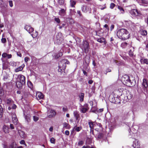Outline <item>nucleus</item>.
I'll list each match as a JSON object with an SVG mask.
<instances>
[{
	"label": "nucleus",
	"instance_id": "57",
	"mask_svg": "<svg viewBox=\"0 0 148 148\" xmlns=\"http://www.w3.org/2000/svg\"><path fill=\"white\" fill-rule=\"evenodd\" d=\"M10 127L11 129L12 130H13L14 129V125L12 124H10Z\"/></svg>",
	"mask_w": 148,
	"mask_h": 148
},
{
	"label": "nucleus",
	"instance_id": "16",
	"mask_svg": "<svg viewBox=\"0 0 148 148\" xmlns=\"http://www.w3.org/2000/svg\"><path fill=\"white\" fill-rule=\"evenodd\" d=\"M133 145L134 148H140V144L137 140H135L134 141Z\"/></svg>",
	"mask_w": 148,
	"mask_h": 148
},
{
	"label": "nucleus",
	"instance_id": "30",
	"mask_svg": "<svg viewBox=\"0 0 148 148\" xmlns=\"http://www.w3.org/2000/svg\"><path fill=\"white\" fill-rule=\"evenodd\" d=\"M88 110V109L85 107H82L81 108V111L83 113H85Z\"/></svg>",
	"mask_w": 148,
	"mask_h": 148
},
{
	"label": "nucleus",
	"instance_id": "19",
	"mask_svg": "<svg viewBox=\"0 0 148 148\" xmlns=\"http://www.w3.org/2000/svg\"><path fill=\"white\" fill-rule=\"evenodd\" d=\"M24 115H25V118L26 121L28 123L30 122V116L29 114H27V115L25 114V113H24Z\"/></svg>",
	"mask_w": 148,
	"mask_h": 148
},
{
	"label": "nucleus",
	"instance_id": "2",
	"mask_svg": "<svg viewBox=\"0 0 148 148\" xmlns=\"http://www.w3.org/2000/svg\"><path fill=\"white\" fill-rule=\"evenodd\" d=\"M121 80L123 84L128 86H131L132 85V82L130 79V77L127 75H123L121 79Z\"/></svg>",
	"mask_w": 148,
	"mask_h": 148
},
{
	"label": "nucleus",
	"instance_id": "52",
	"mask_svg": "<svg viewBox=\"0 0 148 148\" xmlns=\"http://www.w3.org/2000/svg\"><path fill=\"white\" fill-rule=\"evenodd\" d=\"M9 2L10 7H12L13 6L12 1H9Z\"/></svg>",
	"mask_w": 148,
	"mask_h": 148
},
{
	"label": "nucleus",
	"instance_id": "6",
	"mask_svg": "<svg viewBox=\"0 0 148 148\" xmlns=\"http://www.w3.org/2000/svg\"><path fill=\"white\" fill-rule=\"evenodd\" d=\"M17 81L23 84H25V77L23 75H20L18 76Z\"/></svg>",
	"mask_w": 148,
	"mask_h": 148
},
{
	"label": "nucleus",
	"instance_id": "5",
	"mask_svg": "<svg viewBox=\"0 0 148 148\" xmlns=\"http://www.w3.org/2000/svg\"><path fill=\"white\" fill-rule=\"evenodd\" d=\"M73 114L76 119V123L77 124L79 122L80 118L79 112L77 111H74Z\"/></svg>",
	"mask_w": 148,
	"mask_h": 148
},
{
	"label": "nucleus",
	"instance_id": "3",
	"mask_svg": "<svg viewBox=\"0 0 148 148\" xmlns=\"http://www.w3.org/2000/svg\"><path fill=\"white\" fill-rule=\"evenodd\" d=\"M69 63V62L67 60H62L59 64L58 71L62 73L65 69L66 64H68Z\"/></svg>",
	"mask_w": 148,
	"mask_h": 148
},
{
	"label": "nucleus",
	"instance_id": "7",
	"mask_svg": "<svg viewBox=\"0 0 148 148\" xmlns=\"http://www.w3.org/2000/svg\"><path fill=\"white\" fill-rule=\"evenodd\" d=\"M11 115L12 118V121L13 123L15 125L17 124L18 123V120L15 112H14L12 113Z\"/></svg>",
	"mask_w": 148,
	"mask_h": 148
},
{
	"label": "nucleus",
	"instance_id": "34",
	"mask_svg": "<svg viewBox=\"0 0 148 148\" xmlns=\"http://www.w3.org/2000/svg\"><path fill=\"white\" fill-rule=\"evenodd\" d=\"M24 67V66H23V67H22V66H19V67H18V68H16V69L15 71L16 72H18V71H22L23 70V68Z\"/></svg>",
	"mask_w": 148,
	"mask_h": 148
},
{
	"label": "nucleus",
	"instance_id": "40",
	"mask_svg": "<svg viewBox=\"0 0 148 148\" xmlns=\"http://www.w3.org/2000/svg\"><path fill=\"white\" fill-rule=\"evenodd\" d=\"M118 9L119 10L121 13H124V10L122 7L118 6Z\"/></svg>",
	"mask_w": 148,
	"mask_h": 148
},
{
	"label": "nucleus",
	"instance_id": "20",
	"mask_svg": "<svg viewBox=\"0 0 148 148\" xmlns=\"http://www.w3.org/2000/svg\"><path fill=\"white\" fill-rule=\"evenodd\" d=\"M25 84H23L17 81L16 82V86L18 88L21 89L22 88V86L23 85H24Z\"/></svg>",
	"mask_w": 148,
	"mask_h": 148
},
{
	"label": "nucleus",
	"instance_id": "27",
	"mask_svg": "<svg viewBox=\"0 0 148 148\" xmlns=\"http://www.w3.org/2000/svg\"><path fill=\"white\" fill-rule=\"evenodd\" d=\"M140 61L142 63L146 64H148V60L147 59H140Z\"/></svg>",
	"mask_w": 148,
	"mask_h": 148
},
{
	"label": "nucleus",
	"instance_id": "46",
	"mask_svg": "<svg viewBox=\"0 0 148 148\" xmlns=\"http://www.w3.org/2000/svg\"><path fill=\"white\" fill-rule=\"evenodd\" d=\"M33 117L34 121L36 122V121H37L38 120L39 118H38V117L37 116H33Z\"/></svg>",
	"mask_w": 148,
	"mask_h": 148
},
{
	"label": "nucleus",
	"instance_id": "51",
	"mask_svg": "<svg viewBox=\"0 0 148 148\" xmlns=\"http://www.w3.org/2000/svg\"><path fill=\"white\" fill-rule=\"evenodd\" d=\"M7 54L6 53H4L2 54V56L3 58H5L7 56Z\"/></svg>",
	"mask_w": 148,
	"mask_h": 148
},
{
	"label": "nucleus",
	"instance_id": "35",
	"mask_svg": "<svg viewBox=\"0 0 148 148\" xmlns=\"http://www.w3.org/2000/svg\"><path fill=\"white\" fill-rule=\"evenodd\" d=\"M88 124L89 125V127L90 128L91 130H93V129L94 125L93 123L92 122H89L88 123Z\"/></svg>",
	"mask_w": 148,
	"mask_h": 148
},
{
	"label": "nucleus",
	"instance_id": "56",
	"mask_svg": "<svg viewBox=\"0 0 148 148\" xmlns=\"http://www.w3.org/2000/svg\"><path fill=\"white\" fill-rule=\"evenodd\" d=\"M63 110L64 112H66L67 111V108L66 107H64L63 108Z\"/></svg>",
	"mask_w": 148,
	"mask_h": 148
},
{
	"label": "nucleus",
	"instance_id": "63",
	"mask_svg": "<svg viewBox=\"0 0 148 148\" xmlns=\"http://www.w3.org/2000/svg\"><path fill=\"white\" fill-rule=\"evenodd\" d=\"M93 102L92 101H90L89 102V104L91 106H92H92L93 105Z\"/></svg>",
	"mask_w": 148,
	"mask_h": 148
},
{
	"label": "nucleus",
	"instance_id": "59",
	"mask_svg": "<svg viewBox=\"0 0 148 148\" xmlns=\"http://www.w3.org/2000/svg\"><path fill=\"white\" fill-rule=\"evenodd\" d=\"M82 71L84 75H86V76H87V72L86 71H85L84 70H83Z\"/></svg>",
	"mask_w": 148,
	"mask_h": 148
},
{
	"label": "nucleus",
	"instance_id": "17",
	"mask_svg": "<svg viewBox=\"0 0 148 148\" xmlns=\"http://www.w3.org/2000/svg\"><path fill=\"white\" fill-rule=\"evenodd\" d=\"M9 129L8 126L5 125H4L2 127L3 131L5 133H9Z\"/></svg>",
	"mask_w": 148,
	"mask_h": 148
},
{
	"label": "nucleus",
	"instance_id": "32",
	"mask_svg": "<svg viewBox=\"0 0 148 148\" xmlns=\"http://www.w3.org/2000/svg\"><path fill=\"white\" fill-rule=\"evenodd\" d=\"M128 113L127 112H125L123 114V117L124 119H125L128 118Z\"/></svg>",
	"mask_w": 148,
	"mask_h": 148
},
{
	"label": "nucleus",
	"instance_id": "1",
	"mask_svg": "<svg viewBox=\"0 0 148 148\" xmlns=\"http://www.w3.org/2000/svg\"><path fill=\"white\" fill-rule=\"evenodd\" d=\"M117 35L122 40H126L130 37L128 31L125 29H121L118 30Z\"/></svg>",
	"mask_w": 148,
	"mask_h": 148
},
{
	"label": "nucleus",
	"instance_id": "25",
	"mask_svg": "<svg viewBox=\"0 0 148 148\" xmlns=\"http://www.w3.org/2000/svg\"><path fill=\"white\" fill-rule=\"evenodd\" d=\"M140 3L147 4H148V1L146 0H137Z\"/></svg>",
	"mask_w": 148,
	"mask_h": 148
},
{
	"label": "nucleus",
	"instance_id": "31",
	"mask_svg": "<svg viewBox=\"0 0 148 148\" xmlns=\"http://www.w3.org/2000/svg\"><path fill=\"white\" fill-rule=\"evenodd\" d=\"M97 41L99 42L102 43L105 41V39L104 38H101L97 40Z\"/></svg>",
	"mask_w": 148,
	"mask_h": 148
},
{
	"label": "nucleus",
	"instance_id": "64",
	"mask_svg": "<svg viewBox=\"0 0 148 148\" xmlns=\"http://www.w3.org/2000/svg\"><path fill=\"white\" fill-rule=\"evenodd\" d=\"M7 56L8 58H10L12 57V55L11 54H7Z\"/></svg>",
	"mask_w": 148,
	"mask_h": 148
},
{
	"label": "nucleus",
	"instance_id": "8",
	"mask_svg": "<svg viewBox=\"0 0 148 148\" xmlns=\"http://www.w3.org/2000/svg\"><path fill=\"white\" fill-rule=\"evenodd\" d=\"M82 10L84 13H86L88 11L90 12L91 11V9L90 7L85 5H83L82 7Z\"/></svg>",
	"mask_w": 148,
	"mask_h": 148
},
{
	"label": "nucleus",
	"instance_id": "42",
	"mask_svg": "<svg viewBox=\"0 0 148 148\" xmlns=\"http://www.w3.org/2000/svg\"><path fill=\"white\" fill-rule=\"evenodd\" d=\"M27 85L30 88H32L33 87V86L32 83L31 82H29L27 83Z\"/></svg>",
	"mask_w": 148,
	"mask_h": 148
},
{
	"label": "nucleus",
	"instance_id": "48",
	"mask_svg": "<svg viewBox=\"0 0 148 148\" xmlns=\"http://www.w3.org/2000/svg\"><path fill=\"white\" fill-rule=\"evenodd\" d=\"M115 6V4L113 3H112L110 5V8L111 9H113Z\"/></svg>",
	"mask_w": 148,
	"mask_h": 148
},
{
	"label": "nucleus",
	"instance_id": "12",
	"mask_svg": "<svg viewBox=\"0 0 148 148\" xmlns=\"http://www.w3.org/2000/svg\"><path fill=\"white\" fill-rule=\"evenodd\" d=\"M142 86V87L144 90L147 88L148 86L147 81L146 79L144 78L143 79Z\"/></svg>",
	"mask_w": 148,
	"mask_h": 148
},
{
	"label": "nucleus",
	"instance_id": "18",
	"mask_svg": "<svg viewBox=\"0 0 148 148\" xmlns=\"http://www.w3.org/2000/svg\"><path fill=\"white\" fill-rule=\"evenodd\" d=\"M134 47H132L129 51V55L130 57L134 58V56L133 52L134 51Z\"/></svg>",
	"mask_w": 148,
	"mask_h": 148
},
{
	"label": "nucleus",
	"instance_id": "28",
	"mask_svg": "<svg viewBox=\"0 0 148 148\" xmlns=\"http://www.w3.org/2000/svg\"><path fill=\"white\" fill-rule=\"evenodd\" d=\"M105 137V135L102 133H99L97 136L99 139H103Z\"/></svg>",
	"mask_w": 148,
	"mask_h": 148
},
{
	"label": "nucleus",
	"instance_id": "50",
	"mask_svg": "<svg viewBox=\"0 0 148 148\" xmlns=\"http://www.w3.org/2000/svg\"><path fill=\"white\" fill-rule=\"evenodd\" d=\"M104 27L106 29L108 30V31H109V27H108V25H107V24H105L104 26Z\"/></svg>",
	"mask_w": 148,
	"mask_h": 148
},
{
	"label": "nucleus",
	"instance_id": "62",
	"mask_svg": "<svg viewBox=\"0 0 148 148\" xmlns=\"http://www.w3.org/2000/svg\"><path fill=\"white\" fill-rule=\"evenodd\" d=\"M20 143L21 144H24L25 143V142L23 140H21L20 142Z\"/></svg>",
	"mask_w": 148,
	"mask_h": 148
},
{
	"label": "nucleus",
	"instance_id": "10",
	"mask_svg": "<svg viewBox=\"0 0 148 148\" xmlns=\"http://www.w3.org/2000/svg\"><path fill=\"white\" fill-rule=\"evenodd\" d=\"M25 29L29 33L32 32L34 30V28L32 27L31 26L27 25H26L25 26Z\"/></svg>",
	"mask_w": 148,
	"mask_h": 148
},
{
	"label": "nucleus",
	"instance_id": "37",
	"mask_svg": "<svg viewBox=\"0 0 148 148\" xmlns=\"http://www.w3.org/2000/svg\"><path fill=\"white\" fill-rule=\"evenodd\" d=\"M70 14L71 15H75V13H76V12L75 10H72L70 9Z\"/></svg>",
	"mask_w": 148,
	"mask_h": 148
},
{
	"label": "nucleus",
	"instance_id": "55",
	"mask_svg": "<svg viewBox=\"0 0 148 148\" xmlns=\"http://www.w3.org/2000/svg\"><path fill=\"white\" fill-rule=\"evenodd\" d=\"M29 60V58L27 57H25L24 59V60L25 62H27Z\"/></svg>",
	"mask_w": 148,
	"mask_h": 148
},
{
	"label": "nucleus",
	"instance_id": "22",
	"mask_svg": "<svg viewBox=\"0 0 148 148\" xmlns=\"http://www.w3.org/2000/svg\"><path fill=\"white\" fill-rule=\"evenodd\" d=\"M5 102L8 105H11L13 103V101L10 99H7L5 101Z\"/></svg>",
	"mask_w": 148,
	"mask_h": 148
},
{
	"label": "nucleus",
	"instance_id": "45",
	"mask_svg": "<svg viewBox=\"0 0 148 148\" xmlns=\"http://www.w3.org/2000/svg\"><path fill=\"white\" fill-rule=\"evenodd\" d=\"M54 20L58 23H59L60 22V20L58 18H55Z\"/></svg>",
	"mask_w": 148,
	"mask_h": 148
},
{
	"label": "nucleus",
	"instance_id": "54",
	"mask_svg": "<svg viewBox=\"0 0 148 148\" xmlns=\"http://www.w3.org/2000/svg\"><path fill=\"white\" fill-rule=\"evenodd\" d=\"M65 134L66 135H69V132L68 130H66L65 132Z\"/></svg>",
	"mask_w": 148,
	"mask_h": 148
},
{
	"label": "nucleus",
	"instance_id": "24",
	"mask_svg": "<svg viewBox=\"0 0 148 148\" xmlns=\"http://www.w3.org/2000/svg\"><path fill=\"white\" fill-rule=\"evenodd\" d=\"M17 147L16 144L15 142H13L10 145L9 148H16Z\"/></svg>",
	"mask_w": 148,
	"mask_h": 148
},
{
	"label": "nucleus",
	"instance_id": "36",
	"mask_svg": "<svg viewBox=\"0 0 148 148\" xmlns=\"http://www.w3.org/2000/svg\"><path fill=\"white\" fill-rule=\"evenodd\" d=\"M31 34L33 38H35L37 36L38 33L36 31L33 34Z\"/></svg>",
	"mask_w": 148,
	"mask_h": 148
},
{
	"label": "nucleus",
	"instance_id": "23",
	"mask_svg": "<svg viewBox=\"0 0 148 148\" xmlns=\"http://www.w3.org/2000/svg\"><path fill=\"white\" fill-rule=\"evenodd\" d=\"M18 133L21 137L22 138H24L25 137V133L24 132L21 130H18Z\"/></svg>",
	"mask_w": 148,
	"mask_h": 148
},
{
	"label": "nucleus",
	"instance_id": "14",
	"mask_svg": "<svg viewBox=\"0 0 148 148\" xmlns=\"http://www.w3.org/2000/svg\"><path fill=\"white\" fill-rule=\"evenodd\" d=\"M66 9H61L59 10V15L62 17L64 16L66 14Z\"/></svg>",
	"mask_w": 148,
	"mask_h": 148
},
{
	"label": "nucleus",
	"instance_id": "26",
	"mask_svg": "<svg viewBox=\"0 0 148 148\" xmlns=\"http://www.w3.org/2000/svg\"><path fill=\"white\" fill-rule=\"evenodd\" d=\"M63 127L65 128L66 129H69L70 128V125L66 122H64L63 123Z\"/></svg>",
	"mask_w": 148,
	"mask_h": 148
},
{
	"label": "nucleus",
	"instance_id": "39",
	"mask_svg": "<svg viewBox=\"0 0 148 148\" xmlns=\"http://www.w3.org/2000/svg\"><path fill=\"white\" fill-rule=\"evenodd\" d=\"M62 53L61 52H59L58 53V54H57L56 56H55V58H58L60 57V56H62Z\"/></svg>",
	"mask_w": 148,
	"mask_h": 148
},
{
	"label": "nucleus",
	"instance_id": "43",
	"mask_svg": "<svg viewBox=\"0 0 148 148\" xmlns=\"http://www.w3.org/2000/svg\"><path fill=\"white\" fill-rule=\"evenodd\" d=\"M141 34L142 35L145 36L147 35V32L146 30H143L142 32H141Z\"/></svg>",
	"mask_w": 148,
	"mask_h": 148
},
{
	"label": "nucleus",
	"instance_id": "15",
	"mask_svg": "<svg viewBox=\"0 0 148 148\" xmlns=\"http://www.w3.org/2000/svg\"><path fill=\"white\" fill-rule=\"evenodd\" d=\"M36 97L38 99H42L44 97L43 95L40 92H37L36 93Z\"/></svg>",
	"mask_w": 148,
	"mask_h": 148
},
{
	"label": "nucleus",
	"instance_id": "58",
	"mask_svg": "<svg viewBox=\"0 0 148 148\" xmlns=\"http://www.w3.org/2000/svg\"><path fill=\"white\" fill-rule=\"evenodd\" d=\"M114 25H112L110 27V30L111 31H112V29L114 28Z\"/></svg>",
	"mask_w": 148,
	"mask_h": 148
},
{
	"label": "nucleus",
	"instance_id": "41",
	"mask_svg": "<svg viewBox=\"0 0 148 148\" xmlns=\"http://www.w3.org/2000/svg\"><path fill=\"white\" fill-rule=\"evenodd\" d=\"M58 3L60 5H63L64 2V0H58Z\"/></svg>",
	"mask_w": 148,
	"mask_h": 148
},
{
	"label": "nucleus",
	"instance_id": "61",
	"mask_svg": "<svg viewBox=\"0 0 148 148\" xmlns=\"http://www.w3.org/2000/svg\"><path fill=\"white\" fill-rule=\"evenodd\" d=\"M145 21L146 22V23L147 24H148V16H147V17H146V18H145Z\"/></svg>",
	"mask_w": 148,
	"mask_h": 148
},
{
	"label": "nucleus",
	"instance_id": "60",
	"mask_svg": "<svg viewBox=\"0 0 148 148\" xmlns=\"http://www.w3.org/2000/svg\"><path fill=\"white\" fill-rule=\"evenodd\" d=\"M17 54L18 56H19L21 57V56H22V55L20 52H17Z\"/></svg>",
	"mask_w": 148,
	"mask_h": 148
},
{
	"label": "nucleus",
	"instance_id": "9",
	"mask_svg": "<svg viewBox=\"0 0 148 148\" xmlns=\"http://www.w3.org/2000/svg\"><path fill=\"white\" fill-rule=\"evenodd\" d=\"M130 13L134 17L137 16L139 14V13L137 10L136 9L131 10L130 11Z\"/></svg>",
	"mask_w": 148,
	"mask_h": 148
},
{
	"label": "nucleus",
	"instance_id": "29",
	"mask_svg": "<svg viewBox=\"0 0 148 148\" xmlns=\"http://www.w3.org/2000/svg\"><path fill=\"white\" fill-rule=\"evenodd\" d=\"M70 5L72 7H75V5L76 4V2L73 0H70Z\"/></svg>",
	"mask_w": 148,
	"mask_h": 148
},
{
	"label": "nucleus",
	"instance_id": "33",
	"mask_svg": "<svg viewBox=\"0 0 148 148\" xmlns=\"http://www.w3.org/2000/svg\"><path fill=\"white\" fill-rule=\"evenodd\" d=\"M84 94L83 93H82L79 95V96L80 98V101H83L84 100Z\"/></svg>",
	"mask_w": 148,
	"mask_h": 148
},
{
	"label": "nucleus",
	"instance_id": "4",
	"mask_svg": "<svg viewBox=\"0 0 148 148\" xmlns=\"http://www.w3.org/2000/svg\"><path fill=\"white\" fill-rule=\"evenodd\" d=\"M83 43V46L82 48L84 49L85 53H88L90 49L89 43L86 40L84 41Z\"/></svg>",
	"mask_w": 148,
	"mask_h": 148
},
{
	"label": "nucleus",
	"instance_id": "21",
	"mask_svg": "<svg viewBox=\"0 0 148 148\" xmlns=\"http://www.w3.org/2000/svg\"><path fill=\"white\" fill-rule=\"evenodd\" d=\"M82 129L81 126L77 127V125H75L73 128V131H76L77 132H79Z\"/></svg>",
	"mask_w": 148,
	"mask_h": 148
},
{
	"label": "nucleus",
	"instance_id": "47",
	"mask_svg": "<svg viewBox=\"0 0 148 148\" xmlns=\"http://www.w3.org/2000/svg\"><path fill=\"white\" fill-rule=\"evenodd\" d=\"M84 143V142L82 140L79 141L78 144V145L79 146H82V145Z\"/></svg>",
	"mask_w": 148,
	"mask_h": 148
},
{
	"label": "nucleus",
	"instance_id": "11",
	"mask_svg": "<svg viewBox=\"0 0 148 148\" xmlns=\"http://www.w3.org/2000/svg\"><path fill=\"white\" fill-rule=\"evenodd\" d=\"M56 115V112L53 110H50L48 111L47 115L49 117L51 118L54 116Z\"/></svg>",
	"mask_w": 148,
	"mask_h": 148
},
{
	"label": "nucleus",
	"instance_id": "49",
	"mask_svg": "<svg viewBox=\"0 0 148 148\" xmlns=\"http://www.w3.org/2000/svg\"><path fill=\"white\" fill-rule=\"evenodd\" d=\"M1 41L3 43H4L6 41V39L5 38H2L1 39Z\"/></svg>",
	"mask_w": 148,
	"mask_h": 148
},
{
	"label": "nucleus",
	"instance_id": "53",
	"mask_svg": "<svg viewBox=\"0 0 148 148\" xmlns=\"http://www.w3.org/2000/svg\"><path fill=\"white\" fill-rule=\"evenodd\" d=\"M12 108L13 109H15L16 107V105L14 104H12Z\"/></svg>",
	"mask_w": 148,
	"mask_h": 148
},
{
	"label": "nucleus",
	"instance_id": "44",
	"mask_svg": "<svg viewBox=\"0 0 148 148\" xmlns=\"http://www.w3.org/2000/svg\"><path fill=\"white\" fill-rule=\"evenodd\" d=\"M56 140L54 138H51L50 140V142L53 144H54L55 143Z\"/></svg>",
	"mask_w": 148,
	"mask_h": 148
},
{
	"label": "nucleus",
	"instance_id": "38",
	"mask_svg": "<svg viewBox=\"0 0 148 148\" xmlns=\"http://www.w3.org/2000/svg\"><path fill=\"white\" fill-rule=\"evenodd\" d=\"M127 45V43L126 42H123L122 43L121 46L123 48H125Z\"/></svg>",
	"mask_w": 148,
	"mask_h": 148
},
{
	"label": "nucleus",
	"instance_id": "13",
	"mask_svg": "<svg viewBox=\"0 0 148 148\" xmlns=\"http://www.w3.org/2000/svg\"><path fill=\"white\" fill-rule=\"evenodd\" d=\"M61 36V33H58L56 35V42L58 44L61 43L62 41V38L60 36Z\"/></svg>",
	"mask_w": 148,
	"mask_h": 148
}]
</instances>
